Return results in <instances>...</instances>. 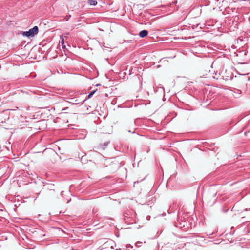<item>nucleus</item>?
Here are the masks:
<instances>
[{
    "mask_svg": "<svg viewBox=\"0 0 250 250\" xmlns=\"http://www.w3.org/2000/svg\"><path fill=\"white\" fill-rule=\"evenodd\" d=\"M38 32V27L37 26H34L33 28L30 29L29 31L24 32L23 35L27 37H33L36 35Z\"/></svg>",
    "mask_w": 250,
    "mask_h": 250,
    "instance_id": "nucleus-1",
    "label": "nucleus"
},
{
    "mask_svg": "<svg viewBox=\"0 0 250 250\" xmlns=\"http://www.w3.org/2000/svg\"><path fill=\"white\" fill-rule=\"evenodd\" d=\"M185 224H186V222H183L182 223H176L175 224V226L176 227H178V228H180L181 229H182V230L185 231L186 229L185 228Z\"/></svg>",
    "mask_w": 250,
    "mask_h": 250,
    "instance_id": "nucleus-2",
    "label": "nucleus"
},
{
    "mask_svg": "<svg viewBox=\"0 0 250 250\" xmlns=\"http://www.w3.org/2000/svg\"><path fill=\"white\" fill-rule=\"evenodd\" d=\"M148 34V31L146 30H142L140 32L139 35L140 37L144 38Z\"/></svg>",
    "mask_w": 250,
    "mask_h": 250,
    "instance_id": "nucleus-3",
    "label": "nucleus"
},
{
    "mask_svg": "<svg viewBox=\"0 0 250 250\" xmlns=\"http://www.w3.org/2000/svg\"><path fill=\"white\" fill-rule=\"evenodd\" d=\"M88 3L89 5L93 6L97 4V2L95 0H89Z\"/></svg>",
    "mask_w": 250,
    "mask_h": 250,
    "instance_id": "nucleus-4",
    "label": "nucleus"
},
{
    "mask_svg": "<svg viewBox=\"0 0 250 250\" xmlns=\"http://www.w3.org/2000/svg\"><path fill=\"white\" fill-rule=\"evenodd\" d=\"M61 44H62V48H63V49L65 48V45H64V39H62V40L61 41Z\"/></svg>",
    "mask_w": 250,
    "mask_h": 250,
    "instance_id": "nucleus-5",
    "label": "nucleus"
},
{
    "mask_svg": "<svg viewBox=\"0 0 250 250\" xmlns=\"http://www.w3.org/2000/svg\"><path fill=\"white\" fill-rule=\"evenodd\" d=\"M96 92V90H94L92 92H91L88 95V98H90L94 94V93Z\"/></svg>",
    "mask_w": 250,
    "mask_h": 250,
    "instance_id": "nucleus-6",
    "label": "nucleus"
},
{
    "mask_svg": "<svg viewBox=\"0 0 250 250\" xmlns=\"http://www.w3.org/2000/svg\"><path fill=\"white\" fill-rule=\"evenodd\" d=\"M142 242H140V241H137L136 243H135V246L137 247H139L141 246V244H142Z\"/></svg>",
    "mask_w": 250,
    "mask_h": 250,
    "instance_id": "nucleus-7",
    "label": "nucleus"
},
{
    "mask_svg": "<svg viewBox=\"0 0 250 250\" xmlns=\"http://www.w3.org/2000/svg\"><path fill=\"white\" fill-rule=\"evenodd\" d=\"M70 17H71V15H68V16H66L65 17V18H64L65 21H67L69 19V18H70Z\"/></svg>",
    "mask_w": 250,
    "mask_h": 250,
    "instance_id": "nucleus-8",
    "label": "nucleus"
},
{
    "mask_svg": "<svg viewBox=\"0 0 250 250\" xmlns=\"http://www.w3.org/2000/svg\"><path fill=\"white\" fill-rule=\"evenodd\" d=\"M173 3H174V4H176V3H177V0H175V1H174V2H173Z\"/></svg>",
    "mask_w": 250,
    "mask_h": 250,
    "instance_id": "nucleus-9",
    "label": "nucleus"
}]
</instances>
